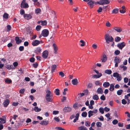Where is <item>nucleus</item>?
Instances as JSON below:
<instances>
[{
    "label": "nucleus",
    "mask_w": 130,
    "mask_h": 130,
    "mask_svg": "<svg viewBox=\"0 0 130 130\" xmlns=\"http://www.w3.org/2000/svg\"><path fill=\"white\" fill-rule=\"evenodd\" d=\"M94 3V2L91 0L88 3V4L90 6L91 8H92L93 7Z\"/></svg>",
    "instance_id": "obj_23"
},
{
    "label": "nucleus",
    "mask_w": 130,
    "mask_h": 130,
    "mask_svg": "<svg viewBox=\"0 0 130 130\" xmlns=\"http://www.w3.org/2000/svg\"><path fill=\"white\" fill-rule=\"evenodd\" d=\"M25 91V89H22L20 90L19 91V93L21 94H23L24 93Z\"/></svg>",
    "instance_id": "obj_59"
},
{
    "label": "nucleus",
    "mask_w": 130,
    "mask_h": 130,
    "mask_svg": "<svg viewBox=\"0 0 130 130\" xmlns=\"http://www.w3.org/2000/svg\"><path fill=\"white\" fill-rule=\"evenodd\" d=\"M59 90L58 89H56L55 93V94L57 95H59Z\"/></svg>",
    "instance_id": "obj_46"
},
{
    "label": "nucleus",
    "mask_w": 130,
    "mask_h": 130,
    "mask_svg": "<svg viewBox=\"0 0 130 130\" xmlns=\"http://www.w3.org/2000/svg\"><path fill=\"white\" fill-rule=\"evenodd\" d=\"M114 85L113 84H111L110 85V87L109 88V90L110 91H113L114 89Z\"/></svg>",
    "instance_id": "obj_25"
},
{
    "label": "nucleus",
    "mask_w": 130,
    "mask_h": 130,
    "mask_svg": "<svg viewBox=\"0 0 130 130\" xmlns=\"http://www.w3.org/2000/svg\"><path fill=\"white\" fill-rule=\"evenodd\" d=\"M93 99L95 100H98L99 99V97L98 95L96 94L93 95L92 97Z\"/></svg>",
    "instance_id": "obj_32"
},
{
    "label": "nucleus",
    "mask_w": 130,
    "mask_h": 130,
    "mask_svg": "<svg viewBox=\"0 0 130 130\" xmlns=\"http://www.w3.org/2000/svg\"><path fill=\"white\" fill-rule=\"evenodd\" d=\"M113 76L115 77H116L117 80L118 81H120L121 80L122 77L121 75L118 73H114L113 74Z\"/></svg>",
    "instance_id": "obj_4"
},
{
    "label": "nucleus",
    "mask_w": 130,
    "mask_h": 130,
    "mask_svg": "<svg viewBox=\"0 0 130 130\" xmlns=\"http://www.w3.org/2000/svg\"><path fill=\"white\" fill-rule=\"evenodd\" d=\"M78 130H88L87 128L84 126H81L78 128Z\"/></svg>",
    "instance_id": "obj_27"
},
{
    "label": "nucleus",
    "mask_w": 130,
    "mask_h": 130,
    "mask_svg": "<svg viewBox=\"0 0 130 130\" xmlns=\"http://www.w3.org/2000/svg\"><path fill=\"white\" fill-rule=\"evenodd\" d=\"M59 112L58 111L55 110L53 111V114L54 115H56Z\"/></svg>",
    "instance_id": "obj_63"
},
{
    "label": "nucleus",
    "mask_w": 130,
    "mask_h": 130,
    "mask_svg": "<svg viewBox=\"0 0 130 130\" xmlns=\"http://www.w3.org/2000/svg\"><path fill=\"white\" fill-rule=\"evenodd\" d=\"M105 116L108 119V120L111 119V118L110 117V114L109 113L106 114Z\"/></svg>",
    "instance_id": "obj_48"
},
{
    "label": "nucleus",
    "mask_w": 130,
    "mask_h": 130,
    "mask_svg": "<svg viewBox=\"0 0 130 130\" xmlns=\"http://www.w3.org/2000/svg\"><path fill=\"white\" fill-rule=\"evenodd\" d=\"M122 103L123 104L125 105L127 103V102L125 100L123 99L122 100Z\"/></svg>",
    "instance_id": "obj_64"
},
{
    "label": "nucleus",
    "mask_w": 130,
    "mask_h": 130,
    "mask_svg": "<svg viewBox=\"0 0 130 130\" xmlns=\"http://www.w3.org/2000/svg\"><path fill=\"white\" fill-rule=\"evenodd\" d=\"M98 118L100 121H103L104 120V118L102 116H100Z\"/></svg>",
    "instance_id": "obj_57"
},
{
    "label": "nucleus",
    "mask_w": 130,
    "mask_h": 130,
    "mask_svg": "<svg viewBox=\"0 0 130 130\" xmlns=\"http://www.w3.org/2000/svg\"><path fill=\"white\" fill-rule=\"evenodd\" d=\"M21 7L22 8H25L28 7V4L26 3V0H23L21 3Z\"/></svg>",
    "instance_id": "obj_5"
},
{
    "label": "nucleus",
    "mask_w": 130,
    "mask_h": 130,
    "mask_svg": "<svg viewBox=\"0 0 130 130\" xmlns=\"http://www.w3.org/2000/svg\"><path fill=\"white\" fill-rule=\"evenodd\" d=\"M98 111V110L96 109H94L93 111H92V113L94 115L97 113Z\"/></svg>",
    "instance_id": "obj_52"
},
{
    "label": "nucleus",
    "mask_w": 130,
    "mask_h": 130,
    "mask_svg": "<svg viewBox=\"0 0 130 130\" xmlns=\"http://www.w3.org/2000/svg\"><path fill=\"white\" fill-rule=\"evenodd\" d=\"M8 15L6 13H5L4 14L3 17L5 19H7L8 18Z\"/></svg>",
    "instance_id": "obj_61"
},
{
    "label": "nucleus",
    "mask_w": 130,
    "mask_h": 130,
    "mask_svg": "<svg viewBox=\"0 0 130 130\" xmlns=\"http://www.w3.org/2000/svg\"><path fill=\"white\" fill-rule=\"evenodd\" d=\"M94 83L96 86H100L102 84V83L99 80L96 81Z\"/></svg>",
    "instance_id": "obj_30"
},
{
    "label": "nucleus",
    "mask_w": 130,
    "mask_h": 130,
    "mask_svg": "<svg viewBox=\"0 0 130 130\" xmlns=\"http://www.w3.org/2000/svg\"><path fill=\"white\" fill-rule=\"evenodd\" d=\"M48 52L47 50L44 51L42 53V56L44 58H46L48 55Z\"/></svg>",
    "instance_id": "obj_9"
},
{
    "label": "nucleus",
    "mask_w": 130,
    "mask_h": 130,
    "mask_svg": "<svg viewBox=\"0 0 130 130\" xmlns=\"http://www.w3.org/2000/svg\"><path fill=\"white\" fill-rule=\"evenodd\" d=\"M56 66L55 64L53 65L52 67L51 71L53 73L54 72V70L55 69Z\"/></svg>",
    "instance_id": "obj_36"
},
{
    "label": "nucleus",
    "mask_w": 130,
    "mask_h": 130,
    "mask_svg": "<svg viewBox=\"0 0 130 130\" xmlns=\"http://www.w3.org/2000/svg\"><path fill=\"white\" fill-rule=\"evenodd\" d=\"M9 101L8 99L5 100L3 103L4 106L5 107H7L9 104Z\"/></svg>",
    "instance_id": "obj_15"
},
{
    "label": "nucleus",
    "mask_w": 130,
    "mask_h": 130,
    "mask_svg": "<svg viewBox=\"0 0 130 130\" xmlns=\"http://www.w3.org/2000/svg\"><path fill=\"white\" fill-rule=\"evenodd\" d=\"M118 123V121L116 119L114 120L112 122V123L114 125L117 124Z\"/></svg>",
    "instance_id": "obj_55"
},
{
    "label": "nucleus",
    "mask_w": 130,
    "mask_h": 130,
    "mask_svg": "<svg viewBox=\"0 0 130 130\" xmlns=\"http://www.w3.org/2000/svg\"><path fill=\"white\" fill-rule=\"evenodd\" d=\"M59 75L62 77L64 76V74L63 72L61 71L59 73Z\"/></svg>",
    "instance_id": "obj_53"
},
{
    "label": "nucleus",
    "mask_w": 130,
    "mask_h": 130,
    "mask_svg": "<svg viewBox=\"0 0 130 130\" xmlns=\"http://www.w3.org/2000/svg\"><path fill=\"white\" fill-rule=\"evenodd\" d=\"M24 17L25 19L27 20L30 19L32 17V16L31 15L27 14H24Z\"/></svg>",
    "instance_id": "obj_13"
},
{
    "label": "nucleus",
    "mask_w": 130,
    "mask_h": 130,
    "mask_svg": "<svg viewBox=\"0 0 130 130\" xmlns=\"http://www.w3.org/2000/svg\"><path fill=\"white\" fill-rule=\"evenodd\" d=\"M41 11V10L39 8H37L35 9V12L36 14L40 13Z\"/></svg>",
    "instance_id": "obj_37"
},
{
    "label": "nucleus",
    "mask_w": 130,
    "mask_h": 130,
    "mask_svg": "<svg viewBox=\"0 0 130 130\" xmlns=\"http://www.w3.org/2000/svg\"><path fill=\"white\" fill-rule=\"evenodd\" d=\"M120 51L118 50H116L115 52V54L116 55H118L120 53Z\"/></svg>",
    "instance_id": "obj_60"
},
{
    "label": "nucleus",
    "mask_w": 130,
    "mask_h": 130,
    "mask_svg": "<svg viewBox=\"0 0 130 130\" xmlns=\"http://www.w3.org/2000/svg\"><path fill=\"white\" fill-rule=\"evenodd\" d=\"M13 67L12 65H8L7 66L6 68L9 70H10L13 68Z\"/></svg>",
    "instance_id": "obj_39"
},
{
    "label": "nucleus",
    "mask_w": 130,
    "mask_h": 130,
    "mask_svg": "<svg viewBox=\"0 0 130 130\" xmlns=\"http://www.w3.org/2000/svg\"><path fill=\"white\" fill-rule=\"evenodd\" d=\"M71 110V107H65L63 109V111L64 112H68L70 111Z\"/></svg>",
    "instance_id": "obj_12"
},
{
    "label": "nucleus",
    "mask_w": 130,
    "mask_h": 130,
    "mask_svg": "<svg viewBox=\"0 0 130 130\" xmlns=\"http://www.w3.org/2000/svg\"><path fill=\"white\" fill-rule=\"evenodd\" d=\"M79 116V114L78 113H77L76 115L75 118L74 119L73 122H75L78 120V117Z\"/></svg>",
    "instance_id": "obj_31"
},
{
    "label": "nucleus",
    "mask_w": 130,
    "mask_h": 130,
    "mask_svg": "<svg viewBox=\"0 0 130 130\" xmlns=\"http://www.w3.org/2000/svg\"><path fill=\"white\" fill-rule=\"evenodd\" d=\"M118 126L120 127H122L123 126V123H122L119 122L118 123Z\"/></svg>",
    "instance_id": "obj_58"
},
{
    "label": "nucleus",
    "mask_w": 130,
    "mask_h": 130,
    "mask_svg": "<svg viewBox=\"0 0 130 130\" xmlns=\"http://www.w3.org/2000/svg\"><path fill=\"white\" fill-rule=\"evenodd\" d=\"M125 43L124 42H123L118 43L117 44V46L120 49L122 50V48L125 46Z\"/></svg>",
    "instance_id": "obj_8"
},
{
    "label": "nucleus",
    "mask_w": 130,
    "mask_h": 130,
    "mask_svg": "<svg viewBox=\"0 0 130 130\" xmlns=\"http://www.w3.org/2000/svg\"><path fill=\"white\" fill-rule=\"evenodd\" d=\"M103 85L104 87H107L110 85V84L109 82H105L103 83Z\"/></svg>",
    "instance_id": "obj_28"
},
{
    "label": "nucleus",
    "mask_w": 130,
    "mask_h": 130,
    "mask_svg": "<svg viewBox=\"0 0 130 130\" xmlns=\"http://www.w3.org/2000/svg\"><path fill=\"white\" fill-rule=\"evenodd\" d=\"M49 34V31L47 29H44L42 32V35L44 37H46L48 36Z\"/></svg>",
    "instance_id": "obj_6"
},
{
    "label": "nucleus",
    "mask_w": 130,
    "mask_h": 130,
    "mask_svg": "<svg viewBox=\"0 0 130 130\" xmlns=\"http://www.w3.org/2000/svg\"><path fill=\"white\" fill-rule=\"evenodd\" d=\"M47 24V22L45 20L42 21H41V24L43 26L46 25Z\"/></svg>",
    "instance_id": "obj_41"
},
{
    "label": "nucleus",
    "mask_w": 130,
    "mask_h": 130,
    "mask_svg": "<svg viewBox=\"0 0 130 130\" xmlns=\"http://www.w3.org/2000/svg\"><path fill=\"white\" fill-rule=\"evenodd\" d=\"M119 12L118 9H114L112 11V13L117 14Z\"/></svg>",
    "instance_id": "obj_35"
},
{
    "label": "nucleus",
    "mask_w": 130,
    "mask_h": 130,
    "mask_svg": "<svg viewBox=\"0 0 130 130\" xmlns=\"http://www.w3.org/2000/svg\"><path fill=\"white\" fill-rule=\"evenodd\" d=\"M92 46L93 49H97L98 48V45L96 44H93L92 45Z\"/></svg>",
    "instance_id": "obj_42"
},
{
    "label": "nucleus",
    "mask_w": 130,
    "mask_h": 130,
    "mask_svg": "<svg viewBox=\"0 0 130 130\" xmlns=\"http://www.w3.org/2000/svg\"><path fill=\"white\" fill-rule=\"evenodd\" d=\"M121 61V60L119 58L117 57H115L114 60V62L115 63V66L117 67L118 64L120 63Z\"/></svg>",
    "instance_id": "obj_7"
},
{
    "label": "nucleus",
    "mask_w": 130,
    "mask_h": 130,
    "mask_svg": "<svg viewBox=\"0 0 130 130\" xmlns=\"http://www.w3.org/2000/svg\"><path fill=\"white\" fill-rule=\"evenodd\" d=\"M41 28V26L40 25H37L36 27V29L37 31H39Z\"/></svg>",
    "instance_id": "obj_49"
},
{
    "label": "nucleus",
    "mask_w": 130,
    "mask_h": 130,
    "mask_svg": "<svg viewBox=\"0 0 130 130\" xmlns=\"http://www.w3.org/2000/svg\"><path fill=\"white\" fill-rule=\"evenodd\" d=\"M96 125L98 127H101L102 126V123L101 122H98L96 123Z\"/></svg>",
    "instance_id": "obj_40"
},
{
    "label": "nucleus",
    "mask_w": 130,
    "mask_h": 130,
    "mask_svg": "<svg viewBox=\"0 0 130 130\" xmlns=\"http://www.w3.org/2000/svg\"><path fill=\"white\" fill-rule=\"evenodd\" d=\"M120 68H122L123 71H124L126 70L127 69V67L125 66L122 65L120 66Z\"/></svg>",
    "instance_id": "obj_44"
},
{
    "label": "nucleus",
    "mask_w": 130,
    "mask_h": 130,
    "mask_svg": "<svg viewBox=\"0 0 130 130\" xmlns=\"http://www.w3.org/2000/svg\"><path fill=\"white\" fill-rule=\"evenodd\" d=\"M90 123L88 121H86L85 123V125L87 126H90Z\"/></svg>",
    "instance_id": "obj_56"
},
{
    "label": "nucleus",
    "mask_w": 130,
    "mask_h": 130,
    "mask_svg": "<svg viewBox=\"0 0 130 130\" xmlns=\"http://www.w3.org/2000/svg\"><path fill=\"white\" fill-rule=\"evenodd\" d=\"M53 46L54 50V53H55L56 54L57 53V51L58 50L57 47V45H56V44L55 43L53 44Z\"/></svg>",
    "instance_id": "obj_22"
},
{
    "label": "nucleus",
    "mask_w": 130,
    "mask_h": 130,
    "mask_svg": "<svg viewBox=\"0 0 130 130\" xmlns=\"http://www.w3.org/2000/svg\"><path fill=\"white\" fill-rule=\"evenodd\" d=\"M40 43V41L37 40H35L33 41L32 42V44L34 46H37Z\"/></svg>",
    "instance_id": "obj_11"
},
{
    "label": "nucleus",
    "mask_w": 130,
    "mask_h": 130,
    "mask_svg": "<svg viewBox=\"0 0 130 130\" xmlns=\"http://www.w3.org/2000/svg\"><path fill=\"white\" fill-rule=\"evenodd\" d=\"M22 38L21 37H18L15 38V40L17 44H19L22 41Z\"/></svg>",
    "instance_id": "obj_10"
},
{
    "label": "nucleus",
    "mask_w": 130,
    "mask_h": 130,
    "mask_svg": "<svg viewBox=\"0 0 130 130\" xmlns=\"http://www.w3.org/2000/svg\"><path fill=\"white\" fill-rule=\"evenodd\" d=\"M7 29L6 30V31H10L11 28V26L9 25H8L7 26Z\"/></svg>",
    "instance_id": "obj_50"
},
{
    "label": "nucleus",
    "mask_w": 130,
    "mask_h": 130,
    "mask_svg": "<svg viewBox=\"0 0 130 130\" xmlns=\"http://www.w3.org/2000/svg\"><path fill=\"white\" fill-rule=\"evenodd\" d=\"M107 60V57L106 55L105 54H104L103 55V56L102 58L101 59V61L102 62H105Z\"/></svg>",
    "instance_id": "obj_16"
},
{
    "label": "nucleus",
    "mask_w": 130,
    "mask_h": 130,
    "mask_svg": "<svg viewBox=\"0 0 130 130\" xmlns=\"http://www.w3.org/2000/svg\"><path fill=\"white\" fill-rule=\"evenodd\" d=\"M72 84L74 85H77L78 83L77 79L75 78L73 79L72 80Z\"/></svg>",
    "instance_id": "obj_18"
},
{
    "label": "nucleus",
    "mask_w": 130,
    "mask_h": 130,
    "mask_svg": "<svg viewBox=\"0 0 130 130\" xmlns=\"http://www.w3.org/2000/svg\"><path fill=\"white\" fill-rule=\"evenodd\" d=\"M94 115L92 113V111L90 110L88 112V116L89 117H90L91 116L93 115Z\"/></svg>",
    "instance_id": "obj_38"
},
{
    "label": "nucleus",
    "mask_w": 130,
    "mask_h": 130,
    "mask_svg": "<svg viewBox=\"0 0 130 130\" xmlns=\"http://www.w3.org/2000/svg\"><path fill=\"white\" fill-rule=\"evenodd\" d=\"M97 92L98 94H102L103 93V90L102 88H99L97 90Z\"/></svg>",
    "instance_id": "obj_24"
},
{
    "label": "nucleus",
    "mask_w": 130,
    "mask_h": 130,
    "mask_svg": "<svg viewBox=\"0 0 130 130\" xmlns=\"http://www.w3.org/2000/svg\"><path fill=\"white\" fill-rule=\"evenodd\" d=\"M48 123V121L43 120L41 122L40 124L42 125H47Z\"/></svg>",
    "instance_id": "obj_21"
},
{
    "label": "nucleus",
    "mask_w": 130,
    "mask_h": 130,
    "mask_svg": "<svg viewBox=\"0 0 130 130\" xmlns=\"http://www.w3.org/2000/svg\"><path fill=\"white\" fill-rule=\"evenodd\" d=\"M105 39L107 43L109 44V42H112L113 40L112 37L110 36L108 34H106L105 35Z\"/></svg>",
    "instance_id": "obj_2"
},
{
    "label": "nucleus",
    "mask_w": 130,
    "mask_h": 130,
    "mask_svg": "<svg viewBox=\"0 0 130 130\" xmlns=\"http://www.w3.org/2000/svg\"><path fill=\"white\" fill-rule=\"evenodd\" d=\"M113 29L118 32H120L122 31V28L120 27H115L113 28Z\"/></svg>",
    "instance_id": "obj_17"
},
{
    "label": "nucleus",
    "mask_w": 130,
    "mask_h": 130,
    "mask_svg": "<svg viewBox=\"0 0 130 130\" xmlns=\"http://www.w3.org/2000/svg\"><path fill=\"white\" fill-rule=\"evenodd\" d=\"M102 75V74L100 73L99 74L95 75L93 76L92 78H100Z\"/></svg>",
    "instance_id": "obj_19"
},
{
    "label": "nucleus",
    "mask_w": 130,
    "mask_h": 130,
    "mask_svg": "<svg viewBox=\"0 0 130 130\" xmlns=\"http://www.w3.org/2000/svg\"><path fill=\"white\" fill-rule=\"evenodd\" d=\"M45 99L46 101L48 102H52L53 101V96L51 91L48 90H46Z\"/></svg>",
    "instance_id": "obj_1"
},
{
    "label": "nucleus",
    "mask_w": 130,
    "mask_h": 130,
    "mask_svg": "<svg viewBox=\"0 0 130 130\" xmlns=\"http://www.w3.org/2000/svg\"><path fill=\"white\" fill-rule=\"evenodd\" d=\"M41 109L40 108H39L37 106L35 107L34 108V110L36 112H39L41 111Z\"/></svg>",
    "instance_id": "obj_26"
},
{
    "label": "nucleus",
    "mask_w": 130,
    "mask_h": 130,
    "mask_svg": "<svg viewBox=\"0 0 130 130\" xmlns=\"http://www.w3.org/2000/svg\"><path fill=\"white\" fill-rule=\"evenodd\" d=\"M25 13L24 10L23 9H21L20 10V14L21 15H23Z\"/></svg>",
    "instance_id": "obj_62"
},
{
    "label": "nucleus",
    "mask_w": 130,
    "mask_h": 130,
    "mask_svg": "<svg viewBox=\"0 0 130 130\" xmlns=\"http://www.w3.org/2000/svg\"><path fill=\"white\" fill-rule=\"evenodd\" d=\"M109 3V1L108 0H100L97 2V3L100 5H103L108 4Z\"/></svg>",
    "instance_id": "obj_3"
},
{
    "label": "nucleus",
    "mask_w": 130,
    "mask_h": 130,
    "mask_svg": "<svg viewBox=\"0 0 130 130\" xmlns=\"http://www.w3.org/2000/svg\"><path fill=\"white\" fill-rule=\"evenodd\" d=\"M82 117H86L87 116V113L86 112H83L82 113Z\"/></svg>",
    "instance_id": "obj_45"
},
{
    "label": "nucleus",
    "mask_w": 130,
    "mask_h": 130,
    "mask_svg": "<svg viewBox=\"0 0 130 130\" xmlns=\"http://www.w3.org/2000/svg\"><path fill=\"white\" fill-rule=\"evenodd\" d=\"M123 92L122 90L121 89L120 90L117 91V94L118 95H120Z\"/></svg>",
    "instance_id": "obj_47"
},
{
    "label": "nucleus",
    "mask_w": 130,
    "mask_h": 130,
    "mask_svg": "<svg viewBox=\"0 0 130 130\" xmlns=\"http://www.w3.org/2000/svg\"><path fill=\"white\" fill-rule=\"evenodd\" d=\"M106 25L107 27H110L111 26V24L108 21H107L106 23Z\"/></svg>",
    "instance_id": "obj_54"
},
{
    "label": "nucleus",
    "mask_w": 130,
    "mask_h": 130,
    "mask_svg": "<svg viewBox=\"0 0 130 130\" xmlns=\"http://www.w3.org/2000/svg\"><path fill=\"white\" fill-rule=\"evenodd\" d=\"M105 73L108 74H110L112 73V71L110 69H107L105 71Z\"/></svg>",
    "instance_id": "obj_34"
},
{
    "label": "nucleus",
    "mask_w": 130,
    "mask_h": 130,
    "mask_svg": "<svg viewBox=\"0 0 130 130\" xmlns=\"http://www.w3.org/2000/svg\"><path fill=\"white\" fill-rule=\"evenodd\" d=\"M100 112L102 114H103L104 112V109L102 107H100L99 109Z\"/></svg>",
    "instance_id": "obj_43"
},
{
    "label": "nucleus",
    "mask_w": 130,
    "mask_h": 130,
    "mask_svg": "<svg viewBox=\"0 0 130 130\" xmlns=\"http://www.w3.org/2000/svg\"><path fill=\"white\" fill-rule=\"evenodd\" d=\"M6 117L4 116L0 118V123H5L6 122Z\"/></svg>",
    "instance_id": "obj_14"
},
{
    "label": "nucleus",
    "mask_w": 130,
    "mask_h": 130,
    "mask_svg": "<svg viewBox=\"0 0 130 130\" xmlns=\"http://www.w3.org/2000/svg\"><path fill=\"white\" fill-rule=\"evenodd\" d=\"M80 43H81V44L80 43V45L82 46H84L85 44V43L84 41L82 40H81L79 42Z\"/></svg>",
    "instance_id": "obj_33"
},
{
    "label": "nucleus",
    "mask_w": 130,
    "mask_h": 130,
    "mask_svg": "<svg viewBox=\"0 0 130 130\" xmlns=\"http://www.w3.org/2000/svg\"><path fill=\"white\" fill-rule=\"evenodd\" d=\"M41 49L39 47H37L35 51V52L37 54L40 53L41 51Z\"/></svg>",
    "instance_id": "obj_29"
},
{
    "label": "nucleus",
    "mask_w": 130,
    "mask_h": 130,
    "mask_svg": "<svg viewBox=\"0 0 130 130\" xmlns=\"http://www.w3.org/2000/svg\"><path fill=\"white\" fill-rule=\"evenodd\" d=\"M121 39V38L120 37H117L115 38V40L116 42H118L120 41Z\"/></svg>",
    "instance_id": "obj_51"
},
{
    "label": "nucleus",
    "mask_w": 130,
    "mask_h": 130,
    "mask_svg": "<svg viewBox=\"0 0 130 130\" xmlns=\"http://www.w3.org/2000/svg\"><path fill=\"white\" fill-rule=\"evenodd\" d=\"M81 106L82 105L80 104L76 103L74 104L73 107L75 109H77L79 107Z\"/></svg>",
    "instance_id": "obj_20"
}]
</instances>
